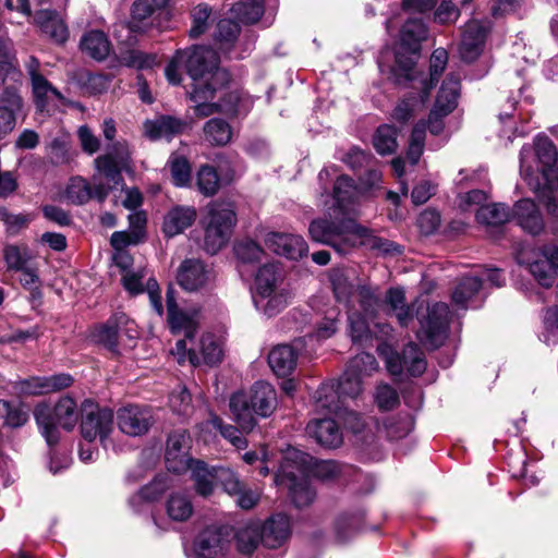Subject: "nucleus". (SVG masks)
<instances>
[{
  "label": "nucleus",
  "instance_id": "37998d69",
  "mask_svg": "<svg viewBox=\"0 0 558 558\" xmlns=\"http://www.w3.org/2000/svg\"><path fill=\"white\" fill-rule=\"evenodd\" d=\"M172 182L178 187L190 186L192 181L191 163L186 157L171 154L168 160Z\"/></svg>",
  "mask_w": 558,
  "mask_h": 558
},
{
  "label": "nucleus",
  "instance_id": "69168bd1",
  "mask_svg": "<svg viewBox=\"0 0 558 558\" xmlns=\"http://www.w3.org/2000/svg\"><path fill=\"white\" fill-rule=\"evenodd\" d=\"M378 368V363L374 355L362 352L350 360L347 369L360 378L371 376Z\"/></svg>",
  "mask_w": 558,
  "mask_h": 558
},
{
  "label": "nucleus",
  "instance_id": "0e129e2a",
  "mask_svg": "<svg viewBox=\"0 0 558 558\" xmlns=\"http://www.w3.org/2000/svg\"><path fill=\"white\" fill-rule=\"evenodd\" d=\"M373 144L378 154H392L397 148V131L390 125L379 126L374 135Z\"/></svg>",
  "mask_w": 558,
  "mask_h": 558
},
{
  "label": "nucleus",
  "instance_id": "aec40b11",
  "mask_svg": "<svg viewBox=\"0 0 558 558\" xmlns=\"http://www.w3.org/2000/svg\"><path fill=\"white\" fill-rule=\"evenodd\" d=\"M266 246L274 253L298 260L308 253L305 240L298 234L270 232L265 239Z\"/></svg>",
  "mask_w": 558,
  "mask_h": 558
},
{
  "label": "nucleus",
  "instance_id": "cd10ccee",
  "mask_svg": "<svg viewBox=\"0 0 558 558\" xmlns=\"http://www.w3.org/2000/svg\"><path fill=\"white\" fill-rule=\"evenodd\" d=\"M513 218L524 231L534 235L538 234L544 228L542 215L536 204L531 199L525 198L517 202Z\"/></svg>",
  "mask_w": 558,
  "mask_h": 558
},
{
  "label": "nucleus",
  "instance_id": "5fc2aeb1",
  "mask_svg": "<svg viewBox=\"0 0 558 558\" xmlns=\"http://www.w3.org/2000/svg\"><path fill=\"white\" fill-rule=\"evenodd\" d=\"M240 34V26L230 19H222L218 22L215 32V41L222 51H228Z\"/></svg>",
  "mask_w": 558,
  "mask_h": 558
},
{
  "label": "nucleus",
  "instance_id": "6e6d98bb",
  "mask_svg": "<svg viewBox=\"0 0 558 558\" xmlns=\"http://www.w3.org/2000/svg\"><path fill=\"white\" fill-rule=\"evenodd\" d=\"M330 282L337 300L349 302L356 289L355 284L350 281L349 274L341 269H333L330 274Z\"/></svg>",
  "mask_w": 558,
  "mask_h": 558
},
{
  "label": "nucleus",
  "instance_id": "603ef678",
  "mask_svg": "<svg viewBox=\"0 0 558 558\" xmlns=\"http://www.w3.org/2000/svg\"><path fill=\"white\" fill-rule=\"evenodd\" d=\"M11 272L19 274V281L23 288L32 291L35 295L40 294V278H39V268L36 262V258L27 262L24 265L19 266L13 269Z\"/></svg>",
  "mask_w": 558,
  "mask_h": 558
},
{
  "label": "nucleus",
  "instance_id": "680f3d73",
  "mask_svg": "<svg viewBox=\"0 0 558 558\" xmlns=\"http://www.w3.org/2000/svg\"><path fill=\"white\" fill-rule=\"evenodd\" d=\"M235 16L243 23H256L264 13V0H245L232 8Z\"/></svg>",
  "mask_w": 558,
  "mask_h": 558
},
{
  "label": "nucleus",
  "instance_id": "ddd939ff",
  "mask_svg": "<svg viewBox=\"0 0 558 558\" xmlns=\"http://www.w3.org/2000/svg\"><path fill=\"white\" fill-rule=\"evenodd\" d=\"M192 438L186 429H177L168 437L166 449L167 469L173 473H183L194 460L190 457Z\"/></svg>",
  "mask_w": 558,
  "mask_h": 558
},
{
  "label": "nucleus",
  "instance_id": "6e6552de",
  "mask_svg": "<svg viewBox=\"0 0 558 558\" xmlns=\"http://www.w3.org/2000/svg\"><path fill=\"white\" fill-rule=\"evenodd\" d=\"M21 81L22 72L12 43L9 39H0V85H4L0 94V108L9 110L14 117H17L24 106L19 93Z\"/></svg>",
  "mask_w": 558,
  "mask_h": 558
},
{
  "label": "nucleus",
  "instance_id": "c03bdc74",
  "mask_svg": "<svg viewBox=\"0 0 558 558\" xmlns=\"http://www.w3.org/2000/svg\"><path fill=\"white\" fill-rule=\"evenodd\" d=\"M196 186L205 197L214 196L220 189V178L217 170L209 165H203L196 173Z\"/></svg>",
  "mask_w": 558,
  "mask_h": 558
},
{
  "label": "nucleus",
  "instance_id": "a18cd8bd",
  "mask_svg": "<svg viewBox=\"0 0 558 558\" xmlns=\"http://www.w3.org/2000/svg\"><path fill=\"white\" fill-rule=\"evenodd\" d=\"M511 214L505 204H490L482 206L476 213V219L478 222L498 227L510 220Z\"/></svg>",
  "mask_w": 558,
  "mask_h": 558
},
{
  "label": "nucleus",
  "instance_id": "9b49d317",
  "mask_svg": "<svg viewBox=\"0 0 558 558\" xmlns=\"http://www.w3.org/2000/svg\"><path fill=\"white\" fill-rule=\"evenodd\" d=\"M449 313V307L444 302H436L427 307V315L421 320L417 337L428 349H437L446 340Z\"/></svg>",
  "mask_w": 558,
  "mask_h": 558
},
{
  "label": "nucleus",
  "instance_id": "774afa93",
  "mask_svg": "<svg viewBox=\"0 0 558 558\" xmlns=\"http://www.w3.org/2000/svg\"><path fill=\"white\" fill-rule=\"evenodd\" d=\"M337 389L342 400L347 397L355 399L363 391V379L345 369L337 385Z\"/></svg>",
  "mask_w": 558,
  "mask_h": 558
},
{
  "label": "nucleus",
  "instance_id": "412c9836",
  "mask_svg": "<svg viewBox=\"0 0 558 558\" xmlns=\"http://www.w3.org/2000/svg\"><path fill=\"white\" fill-rule=\"evenodd\" d=\"M229 544V534L220 527H207L199 533L194 544L197 558H222Z\"/></svg>",
  "mask_w": 558,
  "mask_h": 558
},
{
  "label": "nucleus",
  "instance_id": "8fccbe9b",
  "mask_svg": "<svg viewBox=\"0 0 558 558\" xmlns=\"http://www.w3.org/2000/svg\"><path fill=\"white\" fill-rule=\"evenodd\" d=\"M3 258L7 270L10 272L21 265L36 258L26 244H8L3 248Z\"/></svg>",
  "mask_w": 558,
  "mask_h": 558
},
{
  "label": "nucleus",
  "instance_id": "7c9ffc66",
  "mask_svg": "<svg viewBox=\"0 0 558 558\" xmlns=\"http://www.w3.org/2000/svg\"><path fill=\"white\" fill-rule=\"evenodd\" d=\"M218 468H209L202 460H193L189 464L187 471L191 472V478L194 482L196 493L203 497L210 496L216 486V475Z\"/></svg>",
  "mask_w": 558,
  "mask_h": 558
},
{
  "label": "nucleus",
  "instance_id": "f3484780",
  "mask_svg": "<svg viewBox=\"0 0 558 558\" xmlns=\"http://www.w3.org/2000/svg\"><path fill=\"white\" fill-rule=\"evenodd\" d=\"M518 263L527 267L531 275L544 288H549L554 284L557 271L550 260L547 259L546 254H543L539 248H522L517 255Z\"/></svg>",
  "mask_w": 558,
  "mask_h": 558
},
{
  "label": "nucleus",
  "instance_id": "0eeeda50",
  "mask_svg": "<svg viewBox=\"0 0 558 558\" xmlns=\"http://www.w3.org/2000/svg\"><path fill=\"white\" fill-rule=\"evenodd\" d=\"M34 416L46 441L52 446L58 441V426L72 430L76 425L77 405L73 398L64 396L53 408L47 403L38 404L34 410Z\"/></svg>",
  "mask_w": 558,
  "mask_h": 558
},
{
  "label": "nucleus",
  "instance_id": "bb28decb",
  "mask_svg": "<svg viewBox=\"0 0 558 558\" xmlns=\"http://www.w3.org/2000/svg\"><path fill=\"white\" fill-rule=\"evenodd\" d=\"M210 278V270L198 259H186L182 263L179 274V284L187 291L204 287Z\"/></svg>",
  "mask_w": 558,
  "mask_h": 558
},
{
  "label": "nucleus",
  "instance_id": "20e7f679",
  "mask_svg": "<svg viewBox=\"0 0 558 558\" xmlns=\"http://www.w3.org/2000/svg\"><path fill=\"white\" fill-rule=\"evenodd\" d=\"M311 456L298 449H289L275 476V483L288 488L292 502L296 508L310 506L316 492L310 483L308 463Z\"/></svg>",
  "mask_w": 558,
  "mask_h": 558
},
{
  "label": "nucleus",
  "instance_id": "a211bd4d",
  "mask_svg": "<svg viewBox=\"0 0 558 558\" xmlns=\"http://www.w3.org/2000/svg\"><path fill=\"white\" fill-rule=\"evenodd\" d=\"M145 276L146 269L141 267L136 270H128L125 274H123L121 281L124 289L132 295L141 294L146 291L148 293L153 310L158 316H162L163 306L158 282L156 279L149 278L144 286L143 279Z\"/></svg>",
  "mask_w": 558,
  "mask_h": 558
},
{
  "label": "nucleus",
  "instance_id": "79ce46f5",
  "mask_svg": "<svg viewBox=\"0 0 558 558\" xmlns=\"http://www.w3.org/2000/svg\"><path fill=\"white\" fill-rule=\"evenodd\" d=\"M220 113L229 117H235L248 111L251 100L240 90H229L223 94L218 102Z\"/></svg>",
  "mask_w": 558,
  "mask_h": 558
},
{
  "label": "nucleus",
  "instance_id": "7ed1b4c3",
  "mask_svg": "<svg viewBox=\"0 0 558 558\" xmlns=\"http://www.w3.org/2000/svg\"><path fill=\"white\" fill-rule=\"evenodd\" d=\"M308 232L313 241L329 245L344 255L357 246L365 228L347 213L331 208L327 215L311 222Z\"/></svg>",
  "mask_w": 558,
  "mask_h": 558
},
{
  "label": "nucleus",
  "instance_id": "2eb2a0df",
  "mask_svg": "<svg viewBox=\"0 0 558 558\" xmlns=\"http://www.w3.org/2000/svg\"><path fill=\"white\" fill-rule=\"evenodd\" d=\"M24 66L31 80L34 102L38 110H45L54 99H62L60 92L40 73L38 59L31 56Z\"/></svg>",
  "mask_w": 558,
  "mask_h": 558
},
{
  "label": "nucleus",
  "instance_id": "bf43d9fd",
  "mask_svg": "<svg viewBox=\"0 0 558 558\" xmlns=\"http://www.w3.org/2000/svg\"><path fill=\"white\" fill-rule=\"evenodd\" d=\"M307 474L322 481H332L341 474V465L332 460L318 461L311 456Z\"/></svg>",
  "mask_w": 558,
  "mask_h": 558
},
{
  "label": "nucleus",
  "instance_id": "473e14b6",
  "mask_svg": "<svg viewBox=\"0 0 558 558\" xmlns=\"http://www.w3.org/2000/svg\"><path fill=\"white\" fill-rule=\"evenodd\" d=\"M223 84L195 85L192 87L190 98L195 102L194 111L197 117L205 118L220 112L218 102H207Z\"/></svg>",
  "mask_w": 558,
  "mask_h": 558
},
{
  "label": "nucleus",
  "instance_id": "c85d7f7f",
  "mask_svg": "<svg viewBox=\"0 0 558 558\" xmlns=\"http://www.w3.org/2000/svg\"><path fill=\"white\" fill-rule=\"evenodd\" d=\"M298 352L290 344H278L268 354V364L278 377H287L296 367Z\"/></svg>",
  "mask_w": 558,
  "mask_h": 558
},
{
  "label": "nucleus",
  "instance_id": "dca6fc26",
  "mask_svg": "<svg viewBox=\"0 0 558 558\" xmlns=\"http://www.w3.org/2000/svg\"><path fill=\"white\" fill-rule=\"evenodd\" d=\"M97 173L93 177L95 182V197L104 202L112 189L122 184L123 178L116 160L108 155L95 159Z\"/></svg>",
  "mask_w": 558,
  "mask_h": 558
},
{
  "label": "nucleus",
  "instance_id": "4c0bfd02",
  "mask_svg": "<svg viewBox=\"0 0 558 558\" xmlns=\"http://www.w3.org/2000/svg\"><path fill=\"white\" fill-rule=\"evenodd\" d=\"M255 286L260 295H269L274 290L283 287V281L277 271V267L274 264H266L262 266L255 277Z\"/></svg>",
  "mask_w": 558,
  "mask_h": 558
},
{
  "label": "nucleus",
  "instance_id": "c9c22d12",
  "mask_svg": "<svg viewBox=\"0 0 558 558\" xmlns=\"http://www.w3.org/2000/svg\"><path fill=\"white\" fill-rule=\"evenodd\" d=\"M360 191L353 180L348 175H340L333 184L335 209H340L349 215V206L357 201Z\"/></svg>",
  "mask_w": 558,
  "mask_h": 558
},
{
  "label": "nucleus",
  "instance_id": "5701e85b",
  "mask_svg": "<svg viewBox=\"0 0 558 558\" xmlns=\"http://www.w3.org/2000/svg\"><path fill=\"white\" fill-rule=\"evenodd\" d=\"M186 129V121L172 116H160L144 123V133L151 141L166 140L170 142Z\"/></svg>",
  "mask_w": 558,
  "mask_h": 558
},
{
  "label": "nucleus",
  "instance_id": "f704fd0d",
  "mask_svg": "<svg viewBox=\"0 0 558 558\" xmlns=\"http://www.w3.org/2000/svg\"><path fill=\"white\" fill-rule=\"evenodd\" d=\"M262 522L248 521L240 526L234 535L236 547L244 555H252L263 544Z\"/></svg>",
  "mask_w": 558,
  "mask_h": 558
},
{
  "label": "nucleus",
  "instance_id": "3c124183",
  "mask_svg": "<svg viewBox=\"0 0 558 558\" xmlns=\"http://www.w3.org/2000/svg\"><path fill=\"white\" fill-rule=\"evenodd\" d=\"M402 44L414 50L418 44L427 38V28L420 19H410L401 28Z\"/></svg>",
  "mask_w": 558,
  "mask_h": 558
},
{
  "label": "nucleus",
  "instance_id": "ea45409f",
  "mask_svg": "<svg viewBox=\"0 0 558 558\" xmlns=\"http://www.w3.org/2000/svg\"><path fill=\"white\" fill-rule=\"evenodd\" d=\"M483 280L476 276L462 278L452 292L451 300L453 304L461 308H466L468 302L481 290Z\"/></svg>",
  "mask_w": 558,
  "mask_h": 558
},
{
  "label": "nucleus",
  "instance_id": "09e8293b",
  "mask_svg": "<svg viewBox=\"0 0 558 558\" xmlns=\"http://www.w3.org/2000/svg\"><path fill=\"white\" fill-rule=\"evenodd\" d=\"M167 489V484L163 477H156L148 485L141 488L135 495L130 498V505L136 510L141 511L143 502H151L158 499Z\"/></svg>",
  "mask_w": 558,
  "mask_h": 558
},
{
  "label": "nucleus",
  "instance_id": "423d86ee",
  "mask_svg": "<svg viewBox=\"0 0 558 558\" xmlns=\"http://www.w3.org/2000/svg\"><path fill=\"white\" fill-rule=\"evenodd\" d=\"M236 223V214L232 203L213 202L207 206L204 218V248L214 255L218 253L231 238Z\"/></svg>",
  "mask_w": 558,
  "mask_h": 558
},
{
  "label": "nucleus",
  "instance_id": "de8ad7c7",
  "mask_svg": "<svg viewBox=\"0 0 558 558\" xmlns=\"http://www.w3.org/2000/svg\"><path fill=\"white\" fill-rule=\"evenodd\" d=\"M167 489V484L163 477H156L148 485L141 488L135 495L130 498V505L136 510L141 511L143 502H151L158 499Z\"/></svg>",
  "mask_w": 558,
  "mask_h": 558
},
{
  "label": "nucleus",
  "instance_id": "58836bf2",
  "mask_svg": "<svg viewBox=\"0 0 558 558\" xmlns=\"http://www.w3.org/2000/svg\"><path fill=\"white\" fill-rule=\"evenodd\" d=\"M166 509L169 518L178 522L189 520L194 511L190 496L184 493L171 494L168 498Z\"/></svg>",
  "mask_w": 558,
  "mask_h": 558
},
{
  "label": "nucleus",
  "instance_id": "e433bc0d",
  "mask_svg": "<svg viewBox=\"0 0 558 558\" xmlns=\"http://www.w3.org/2000/svg\"><path fill=\"white\" fill-rule=\"evenodd\" d=\"M81 49L90 58L101 61L110 51V44L101 31H90L84 34L80 43Z\"/></svg>",
  "mask_w": 558,
  "mask_h": 558
},
{
  "label": "nucleus",
  "instance_id": "4468645a",
  "mask_svg": "<svg viewBox=\"0 0 558 558\" xmlns=\"http://www.w3.org/2000/svg\"><path fill=\"white\" fill-rule=\"evenodd\" d=\"M154 417L151 410L147 407L129 404L120 408L117 412V424L119 429L129 436H142L153 425Z\"/></svg>",
  "mask_w": 558,
  "mask_h": 558
},
{
  "label": "nucleus",
  "instance_id": "a878e982",
  "mask_svg": "<svg viewBox=\"0 0 558 558\" xmlns=\"http://www.w3.org/2000/svg\"><path fill=\"white\" fill-rule=\"evenodd\" d=\"M168 0H136L132 5L129 29L132 33L145 32L151 23L147 22L155 14L161 15L166 11Z\"/></svg>",
  "mask_w": 558,
  "mask_h": 558
},
{
  "label": "nucleus",
  "instance_id": "864d4df0",
  "mask_svg": "<svg viewBox=\"0 0 558 558\" xmlns=\"http://www.w3.org/2000/svg\"><path fill=\"white\" fill-rule=\"evenodd\" d=\"M404 371L411 376H420L426 369L424 353L415 343L407 344L403 350Z\"/></svg>",
  "mask_w": 558,
  "mask_h": 558
},
{
  "label": "nucleus",
  "instance_id": "393cba45",
  "mask_svg": "<svg viewBox=\"0 0 558 558\" xmlns=\"http://www.w3.org/2000/svg\"><path fill=\"white\" fill-rule=\"evenodd\" d=\"M306 432L318 445L328 449L338 448L343 441L339 425L331 418L311 421L306 426Z\"/></svg>",
  "mask_w": 558,
  "mask_h": 558
},
{
  "label": "nucleus",
  "instance_id": "39448f33",
  "mask_svg": "<svg viewBox=\"0 0 558 558\" xmlns=\"http://www.w3.org/2000/svg\"><path fill=\"white\" fill-rule=\"evenodd\" d=\"M168 324L173 335H183L184 338L177 341L171 353L177 356L178 362L182 363L186 359L193 365H198L201 360L192 343L198 329L199 310L190 311L179 308L175 300V291L172 288L167 290L166 294Z\"/></svg>",
  "mask_w": 558,
  "mask_h": 558
},
{
  "label": "nucleus",
  "instance_id": "f8f14e48",
  "mask_svg": "<svg viewBox=\"0 0 558 558\" xmlns=\"http://www.w3.org/2000/svg\"><path fill=\"white\" fill-rule=\"evenodd\" d=\"M81 434L88 442L99 437L105 444L113 427V413L110 409L100 408L90 400H85L81 407Z\"/></svg>",
  "mask_w": 558,
  "mask_h": 558
},
{
  "label": "nucleus",
  "instance_id": "338daca9",
  "mask_svg": "<svg viewBox=\"0 0 558 558\" xmlns=\"http://www.w3.org/2000/svg\"><path fill=\"white\" fill-rule=\"evenodd\" d=\"M191 16L192 27L190 29V36L197 38L203 35L209 26L211 21V8L205 3H199L192 10Z\"/></svg>",
  "mask_w": 558,
  "mask_h": 558
},
{
  "label": "nucleus",
  "instance_id": "1a4fd4ad",
  "mask_svg": "<svg viewBox=\"0 0 558 558\" xmlns=\"http://www.w3.org/2000/svg\"><path fill=\"white\" fill-rule=\"evenodd\" d=\"M185 70L195 85L225 84L228 73L219 66V56L207 46H193L183 50Z\"/></svg>",
  "mask_w": 558,
  "mask_h": 558
},
{
  "label": "nucleus",
  "instance_id": "e2e57ef3",
  "mask_svg": "<svg viewBox=\"0 0 558 558\" xmlns=\"http://www.w3.org/2000/svg\"><path fill=\"white\" fill-rule=\"evenodd\" d=\"M426 136V122H417L411 133L407 158L412 165H416L424 151Z\"/></svg>",
  "mask_w": 558,
  "mask_h": 558
},
{
  "label": "nucleus",
  "instance_id": "c756f323",
  "mask_svg": "<svg viewBox=\"0 0 558 558\" xmlns=\"http://www.w3.org/2000/svg\"><path fill=\"white\" fill-rule=\"evenodd\" d=\"M196 217L195 207L175 206L165 216L162 230L167 236H174L191 227Z\"/></svg>",
  "mask_w": 558,
  "mask_h": 558
},
{
  "label": "nucleus",
  "instance_id": "13d9d810",
  "mask_svg": "<svg viewBox=\"0 0 558 558\" xmlns=\"http://www.w3.org/2000/svg\"><path fill=\"white\" fill-rule=\"evenodd\" d=\"M315 398L317 409L326 410L327 412H338L340 404L343 403L338 389L329 384L322 385L317 389Z\"/></svg>",
  "mask_w": 558,
  "mask_h": 558
},
{
  "label": "nucleus",
  "instance_id": "6ab92c4d",
  "mask_svg": "<svg viewBox=\"0 0 558 558\" xmlns=\"http://www.w3.org/2000/svg\"><path fill=\"white\" fill-rule=\"evenodd\" d=\"M124 333L129 339L137 338L138 332L135 323L124 313H114L98 331V341L109 350L114 351L119 344V337Z\"/></svg>",
  "mask_w": 558,
  "mask_h": 558
},
{
  "label": "nucleus",
  "instance_id": "a19ab883",
  "mask_svg": "<svg viewBox=\"0 0 558 558\" xmlns=\"http://www.w3.org/2000/svg\"><path fill=\"white\" fill-rule=\"evenodd\" d=\"M205 140L215 146L227 145L232 136L231 126L225 120L213 118L208 120L204 128Z\"/></svg>",
  "mask_w": 558,
  "mask_h": 558
},
{
  "label": "nucleus",
  "instance_id": "b1692460",
  "mask_svg": "<svg viewBox=\"0 0 558 558\" xmlns=\"http://www.w3.org/2000/svg\"><path fill=\"white\" fill-rule=\"evenodd\" d=\"M291 520L283 513H276L262 522L263 545L268 548L282 546L290 537Z\"/></svg>",
  "mask_w": 558,
  "mask_h": 558
},
{
  "label": "nucleus",
  "instance_id": "2f4dec72",
  "mask_svg": "<svg viewBox=\"0 0 558 558\" xmlns=\"http://www.w3.org/2000/svg\"><path fill=\"white\" fill-rule=\"evenodd\" d=\"M35 21L41 32L57 44H63L66 41L69 31L57 12L51 10H39L35 14Z\"/></svg>",
  "mask_w": 558,
  "mask_h": 558
},
{
  "label": "nucleus",
  "instance_id": "9d476101",
  "mask_svg": "<svg viewBox=\"0 0 558 558\" xmlns=\"http://www.w3.org/2000/svg\"><path fill=\"white\" fill-rule=\"evenodd\" d=\"M448 60V53L445 49H436L430 57V66H429V80L427 81L425 77H417V72L415 70V64L412 60L408 59L403 61L400 57H397L395 74L397 76V81L401 84L403 81L408 82H418L421 88V100L425 101L428 97L430 89L434 87L435 83L438 82L440 75L442 74Z\"/></svg>",
  "mask_w": 558,
  "mask_h": 558
},
{
  "label": "nucleus",
  "instance_id": "f03ea898",
  "mask_svg": "<svg viewBox=\"0 0 558 558\" xmlns=\"http://www.w3.org/2000/svg\"><path fill=\"white\" fill-rule=\"evenodd\" d=\"M277 391L267 381H256L247 391L234 392L229 400L233 421L244 433H250L257 424L256 417L267 418L276 411Z\"/></svg>",
  "mask_w": 558,
  "mask_h": 558
},
{
  "label": "nucleus",
  "instance_id": "4be33fe9",
  "mask_svg": "<svg viewBox=\"0 0 558 558\" xmlns=\"http://www.w3.org/2000/svg\"><path fill=\"white\" fill-rule=\"evenodd\" d=\"M488 28L480 21L466 23L459 48L462 60L473 62L483 52Z\"/></svg>",
  "mask_w": 558,
  "mask_h": 558
},
{
  "label": "nucleus",
  "instance_id": "72a5a7b5",
  "mask_svg": "<svg viewBox=\"0 0 558 558\" xmlns=\"http://www.w3.org/2000/svg\"><path fill=\"white\" fill-rule=\"evenodd\" d=\"M460 96V77L457 74H448L441 84L433 108L441 105L442 114L451 113L458 106Z\"/></svg>",
  "mask_w": 558,
  "mask_h": 558
},
{
  "label": "nucleus",
  "instance_id": "052dcab7",
  "mask_svg": "<svg viewBox=\"0 0 558 558\" xmlns=\"http://www.w3.org/2000/svg\"><path fill=\"white\" fill-rule=\"evenodd\" d=\"M357 245L368 246L369 248L375 250L384 255H399L402 253V250L399 245L389 240L373 234V232L367 228H365L364 234H362L361 239H359Z\"/></svg>",
  "mask_w": 558,
  "mask_h": 558
},
{
  "label": "nucleus",
  "instance_id": "f257e3e1",
  "mask_svg": "<svg viewBox=\"0 0 558 558\" xmlns=\"http://www.w3.org/2000/svg\"><path fill=\"white\" fill-rule=\"evenodd\" d=\"M558 151L547 136H537L534 148L523 146L520 151L521 175L532 191L544 185L558 190Z\"/></svg>",
  "mask_w": 558,
  "mask_h": 558
},
{
  "label": "nucleus",
  "instance_id": "49530a36",
  "mask_svg": "<svg viewBox=\"0 0 558 558\" xmlns=\"http://www.w3.org/2000/svg\"><path fill=\"white\" fill-rule=\"evenodd\" d=\"M257 304L263 307L264 313L271 317L281 312L289 303L290 291L286 286L274 290L269 295L258 296Z\"/></svg>",
  "mask_w": 558,
  "mask_h": 558
},
{
  "label": "nucleus",
  "instance_id": "4d7b16f0",
  "mask_svg": "<svg viewBox=\"0 0 558 558\" xmlns=\"http://www.w3.org/2000/svg\"><path fill=\"white\" fill-rule=\"evenodd\" d=\"M66 197L76 205L87 203L95 197V182L93 186L82 178H74L66 187Z\"/></svg>",
  "mask_w": 558,
  "mask_h": 558
}]
</instances>
